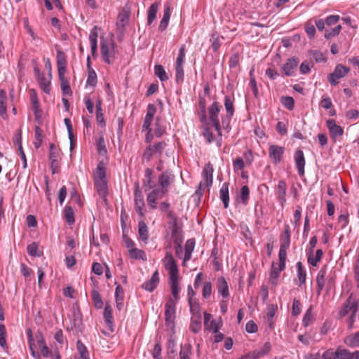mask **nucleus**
Instances as JSON below:
<instances>
[{
    "instance_id": "nucleus-55",
    "label": "nucleus",
    "mask_w": 359,
    "mask_h": 359,
    "mask_svg": "<svg viewBox=\"0 0 359 359\" xmlns=\"http://www.w3.org/2000/svg\"><path fill=\"white\" fill-rule=\"evenodd\" d=\"M282 104L289 110H292L294 107V101L292 97L285 96L281 97Z\"/></svg>"
},
{
    "instance_id": "nucleus-30",
    "label": "nucleus",
    "mask_w": 359,
    "mask_h": 359,
    "mask_svg": "<svg viewBox=\"0 0 359 359\" xmlns=\"http://www.w3.org/2000/svg\"><path fill=\"white\" fill-rule=\"evenodd\" d=\"M283 270H280V264L276 267V264L273 263L271 270L269 275L270 282L273 285H276L280 276V273Z\"/></svg>"
},
{
    "instance_id": "nucleus-51",
    "label": "nucleus",
    "mask_w": 359,
    "mask_h": 359,
    "mask_svg": "<svg viewBox=\"0 0 359 359\" xmlns=\"http://www.w3.org/2000/svg\"><path fill=\"white\" fill-rule=\"evenodd\" d=\"M323 250L321 249H318L316 252L315 257H312L311 255L308 257V262L313 266H317L318 262H319L323 256Z\"/></svg>"
},
{
    "instance_id": "nucleus-1",
    "label": "nucleus",
    "mask_w": 359,
    "mask_h": 359,
    "mask_svg": "<svg viewBox=\"0 0 359 359\" xmlns=\"http://www.w3.org/2000/svg\"><path fill=\"white\" fill-rule=\"evenodd\" d=\"M358 306V302L355 299H353L352 295H350L349 297L346 299V302L344 304L342 309L340 311V316L344 317L346 316L349 312L351 313V315L348 319V327L352 328L353 322L355 320V317L356 316L357 310Z\"/></svg>"
},
{
    "instance_id": "nucleus-60",
    "label": "nucleus",
    "mask_w": 359,
    "mask_h": 359,
    "mask_svg": "<svg viewBox=\"0 0 359 359\" xmlns=\"http://www.w3.org/2000/svg\"><path fill=\"white\" fill-rule=\"evenodd\" d=\"M250 195V189L247 185H244L241 187V200L244 205L248 203Z\"/></svg>"
},
{
    "instance_id": "nucleus-48",
    "label": "nucleus",
    "mask_w": 359,
    "mask_h": 359,
    "mask_svg": "<svg viewBox=\"0 0 359 359\" xmlns=\"http://www.w3.org/2000/svg\"><path fill=\"white\" fill-rule=\"evenodd\" d=\"M175 79L176 82L180 83L184 81V69L183 65L175 63Z\"/></svg>"
},
{
    "instance_id": "nucleus-20",
    "label": "nucleus",
    "mask_w": 359,
    "mask_h": 359,
    "mask_svg": "<svg viewBox=\"0 0 359 359\" xmlns=\"http://www.w3.org/2000/svg\"><path fill=\"white\" fill-rule=\"evenodd\" d=\"M26 333L27 335L29 348L30 349L32 355L34 358V359H40L41 355L37 351H36V347L34 344V339L32 330L30 328L27 329Z\"/></svg>"
},
{
    "instance_id": "nucleus-45",
    "label": "nucleus",
    "mask_w": 359,
    "mask_h": 359,
    "mask_svg": "<svg viewBox=\"0 0 359 359\" xmlns=\"http://www.w3.org/2000/svg\"><path fill=\"white\" fill-rule=\"evenodd\" d=\"M129 255L130 257L133 259L142 260H144L146 259L144 252L142 250L135 248L129 250Z\"/></svg>"
},
{
    "instance_id": "nucleus-10",
    "label": "nucleus",
    "mask_w": 359,
    "mask_h": 359,
    "mask_svg": "<svg viewBox=\"0 0 359 359\" xmlns=\"http://www.w3.org/2000/svg\"><path fill=\"white\" fill-rule=\"evenodd\" d=\"M285 149L283 147L272 144L269 148V156L274 164L279 163L283 158Z\"/></svg>"
},
{
    "instance_id": "nucleus-16",
    "label": "nucleus",
    "mask_w": 359,
    "mask_h": 359,
    "mask_svg": "<svg viewBox=\"0 0 359 359\" xmlns=\"http://www.w3.org/2000/svg\"><path fill=\"white\" fill-rule=\"evenodd\" d=\"M159 274L158 271L156 270L153 273L151 278L142 285V288L147 291L152 292L156 289V287L159 283Z\"/></svg>"
},
{
    "instance_id": "nucleus-4",
    "label": "nucleus",
    "mask_w": 359,
    "mask_h": 359,
    "mask_svg": "<svg viewBox=\"0 0 359 359\" xmlns=\"http://www.w3.org/2000/svg\"><path fill=\"white\" fill-rule=\"evenodd\" d=\"M222 107L219 102H214L208 109L209 120L219 135H222V125H221L219 119V114Z\"/></svg>"
},
{
    "instance_id": "nucleus-31",
    "label": "nucleus",
    "mask_w": 359,
    "mask_h": 359,
    "mask_svg": "<svg viewBox=\"0 0 359 359\" xmlns=\"http://www.w3.org/2000/svg\"><path fill=\"white\" fill-rule=\"evenodd\" d=\"M138 233L142 241L147 242L149 238V231L146 223L144 221H140L138 223Z\"/></svg>"
},
{
    "instance_id": "nucleus-54",
    "label": "nucleus",
    "mask_w": 359,
    "mask_h": 359,
    "mask_svg": "<svg viewBox=\"0 0 359 359\" xmlns=\"http://www.w3.org/2000/svg\"><path fill=\"white\" fill-rule=\"evenodd\" d=\"M97 83V74L94 69H90L88 71V79L86 84L92 87L95 86Z\"/></svg>"
},
{
    "instance_id": "nucleus-18",
    "label": "nucleus",
    "mask_w": 359,
    "mask_h": 359,
    "mask_svg": "<svg viewBox=\"0 0 359 359\" xmlns=\"http://www.w3.org/2000/svg\"><path fill=\"white\" fill-rule=\"evenodd\" d=\"M327 266H323L319 271L316 277L317 290L316 292L318 295H320L325 286V277L327 273Z\"/></svg>"
},
{
    "instance_id": "nucleus-32",
    "label": "nucleus",
    "mask_w": 359,
    "mask_h": 359,
    "mask_svg": "<svg viewBox=\"0 0 359 359\" xmlns=\"http://www.w3.org/2000/svg\"><path fill=\"white\" fill-rule=\"evenodd\" d=\"M344 343L349 347H359V331L354 334L347 336L344 339Z\"/></svg>"
},
{
    "instance_id": "nucleus-58",
    "label": "nucleus",
    "mask_w": 359,
    "mask_h": 359,
    "mask_svg": "<svg viewBox=\"0 0 359 359\" xmlns=\"http://www.w3.org/2000/svg\"><path fill=\"white\" fill-rule=\"evenodd\" d=\"M27 251L32 257H40L41 255L38 252V244L35 242L27 245Z\"/></svg>"
},
{
    "instance_id": "nucleus-34",
    "label": "nucleus",
    "mask_w": 359,
    "mask_h": 359,
    "mask_svg": "<svg viewBox=\"0 0 359 359\" xmlns=\"http://www.w3.org/2000/svg\"><path fill=\"white\" fill-rule=\"evenodd\" d=\"M280 246L289 248L290 245V228L288 224L285 225L284 232L280 238Z\"/></svg>"
},
{
    "instance_id": "nucleus-39",
    "label": "nucleus",
    "mask_w": 359,
    "mask_h": 359,
    "mask_svg": "<svg viewBox=\"0 0 359 359\" xmlns=\"http://www.w3.org/2000/svg\"><path fill=\"white\" fill-rule=\"evenodd\" d=\"M190 311L194 317H201V307L198 302L196 299L189 301Z\"/></svg>"
},
{
    "instance_id": "nucleus-15",
    "label": "nucleus",
    "mask_w": 359,
    "mask_h": 359,
    "mask_svg": "<svg viewBox=\"0 0 359 359\" xmlns=\"http://www.w3.org/2000/svg\"><path fill=\"white\" fill-rule=\"evenodd\" d=\"M299 63L297 58H289L286 63L282 67V70L286 76H290L293 74L294 70L297 69Z\"/></svg>"
},
{
    "instance_id": "nucleus-47",
    "label": "nucleus",
    "mask_w": 359,
    "mask_h": 359,
    "mask_svg": "<svg viewBox=\"0 0 359 359\" xmlns=\"http://www.w3.org/2000/svg\"><path fill=\"white\" fill-rule=\"evenodd\" d=\"M92 299L94 303V306L97 309H102L103 306V302L100 296V292L96 290H93L92 291Z\"/></svg>"
},
{
    "instance_id": "nucleus-25",
    "label": "nucleus",
    "mask_w": 359,
    "mask_h": 359,
    "mask_svg": "<svg viewBox=\"0 0 359 359\" xmlns=\"http://www.w3.org/2000/svg\"><path fill=\"white\" fill-rule=\"evenodd\" d=\"M170 18V6H167L164 9L163 18L161 19L159 26H158L159 31L163 32L166 29V28L168 25Z\"/></svg>"
},
{
    "instance_id": "nucleus-17",
    "label": "nucleus",
    "mask_w": 359,
    "mask_h": 359,
    "mask_svg": "<svg viewBox=\"0 0 359 359\" xmlns=\"http://www.w3.org/2000/svg\"><path fill=\"white\" fill-rule=\"evenodd\" d=\"M335 355L337 359H359V351L351 353L341 347L337 348Z\"/></svg>"
},
{
    "instance_id": "nucleus-14",
    "label": "nucleus",
    "mask_w": 359,
    "mask_h": 359,
    "mask_svg": "<svg viewBox=\"0 0 359 359\" xmlns=\"http://www.w3.org/2000/svg\"><path fill=\"white\" fill-rule=\"evenodd\" d=\"M56 60L58 76H63L66 72L67 60L65 53L60 49L57 50Z\"/></svg>"
},
{
    "instance_id": "nucleus-21",
    "label": "nucleus",
    "mask_w": 359,
    "mask_h": 359,
    "mask_svg": "<svg viewBox=\"0 0 359 359\" xmlns=\"http://www.w3.org/2000/svg\"><path fill=\"white\" fill-rule=\"evenodd\" d=\"M217 288L218 292L223 298H226L229 295V286L224 277L222 276L217 279Z\"/></svg>"
},
{
    "instance_id": "nucleus-5",
    "label": "nucleus",
    "mask_w": 359,
    "mask_h": 359,
    "mask_svg": "<svg viewBox=\"0 0 359 359\" xmlns=\"http://www.w3.org/2000/svg\"><path fill=\"white\" fill-rule=\"evenodd\" d=\"M176 303L172 299H169L165 304V319L166 324L170 326L171 328L174 327V321L175 318V310H176Z\"/></svg>"
},
{
    "instance_id": "nucleus-61",
    "label": "nucleus",
    "mask_w": 359,
    "mask_h": 359,
    "mask_svg": "<svg viewBox=\"0 0 359 359\" xmlns=\"http://www.w3.org/2000/svg\"><path fill=\"white\" fill-rule=\"evenodd\" d=\"M341 29V26L340 25H337L331 31L326 29L325 33V38L327 39H330L334 36H337L340 33Z\"/></svg>"
},
{
    "instance_id": "nucleus-24",
    "label": "nucleus",
    "mask_w": 359,
    "mask_h": 359,
    "mask_svg": "<svg viewBox=\"0 0 359 359\" xmlns=\"http://www.w3.org/2000/svg\"><path fill=\"white\" fill-rule=\"evenodd\" d=\"M195 241L193 238L187 241L185 244V252L183 260V265H185L186 262L189 261L191 258V253L194 250Z\"/></svg>"
},
{
    "instance_id": "nucleus-38",
    "label": "nucleus",
    "mask_w": 359,
    "mask_h": 359,
    "mask_svg": "<svg viewBox=\"0 0 359 359\" xmlns=\"http://www.w3.org/2000/svg\"><path fill=\"white\" fill-rule=\"evenodd\" d=\"M289 248L280 246L278 252L280 270H284L285 268V261L287 257V250Z\"/></svg>"
},
{
    "instance_id": "nucleus-33",
    "label": "nucleus",
    "mask_w": 359,
    "mask_h": 359,
    "mask_svg": "<svg viewBox=\"0 0 359 359\" xmlns=\"http://www.w3.org/2000/svg\"><path fill=\"white\" fill-rule=\"evenodd\" d=\"M106 180V168L103 162H100L94 174V181Z\"/></svg>"
},
{
    "instance_id": "nucleus-29",
    "label": "nucleus",
    "mask_w": 359,
    "mask_h": 359,
    "mask_svg": "<svg viewBox=\"0 0 359 359\" xmlns=\"http://www.w3.org/2000/svg\"><path fill=\"white\" fill-rule=\"evenodd\" d=\"M271 346L269 342H266L260 349L255 350L252 352L253 359L261 358L270 352Z\"/></svg>"
},
{
    "instance_id": "nucleus-62",
    "label": "nucleus",
    "mask_w": 359,
    "mask_h": 359,
    "mask_svg": "<svg viewBox=\"0 0 359 359\" xmlns=\"http://www.w3.org/2000/svg\"><path fill=\"white\" fill-rule=\"evenodd\" d=\"M185 52H186V47L185 45L183 44L181 46L179 53L176 59V64H180L184 65L185 62Z\"/></svg>"
},
{
    "instance_id": "nucleus-13",
    "label": "nucleus",
    "mask_w": 359,
    "mask_h": 359,
    "mask_svg": "<svg viewBox=\"0 0 359 359\" xmlns=\"http://www.w3.org/2000/svg\"><path fill=\"white\" fill-rule=\"evenodd\" d=\"M294 158L298 174L299 176H304L305 172L304 166L306 163L304 152L300 149L297 150L294 153Z\"/></svg>"
},
{
    "instance_id": "nucleus-19",
    "label": "nucleus",
    "mask_w": 359,
    "mask_h": 359,
    "mask_svg": "<svg viewBox=\"0 0 359 359\" xmlns=\"http://www.w3.org/2000/svg\"><path fill=\"white\" fill-rule=\"evenodd\" d=\"M286 182L284 180H280L277 186L276 194L278 201L282 206H283L286 202Z\"/></svg>"
},
{
    "instance_id": "nucleus-23",
    "label": "nucleus",
    "mask_w": 359,
    "mask_h": 359,
    "mask_svg": "<svg viewBox=\"0 0 359 359\" xmlns=\"http://www.w3.org/2000/svg\"><path fill=\"white\" fill-rule=\"evenodd\" d=\"M95 186L99 196L104 198L108 194V187L106 180H95Z\"/></svg>"
},
{
    "instance_id": "nucleus-3",
    "label": "nucleus",
    "mask_w": 359,
    "mask_h": 359,
    "mask_svg": "<svg viewBox=\"0 0 359 359\" xmlns=\"http://www.w3.org/2000/svg\"><path fill=\"white\" fill-rule=\"evenodd\" d=\"M100 50L103 60L108 65L111 64V58H114L116 53V44L113 40L107 41L102 38Z\"/></svg>"
},
{
    "instance_id": "nucleus-43",
    "label": "nucleus",
    "mask_w": 359,
    "mask_h": 359,
    "mask_svg": "<svg viewBox=\"0 0 359 359\" xmlns=\"http://www.w3.org/2000/svg\"><path fill=\"white\" fill-rule=\"evenodd\" d=\"M191 346L189 344L181 346L180 352V359H191Z\"/></svg>"
},
{
    "instance_id": "nucleus-8",
    "label": "nucleus",
    "mask_w": 359,
    "mask_h": 359,
    "mask_svg": "<svg viewBox=\"0 0 359 359\" xmlns=\"http://www.w3.org/2000/svg\"><path fill=\"white\" fill-rule=\"evenodd\" d=\"M163 264L165 268L169 271L170 278L177 277L178 276L177 266L171 253L166 252Z\"/></svg>"
},
{
    "instance_id": "nucleus-35",
    "label": "nucleus",
    "mask_w": 359,
    "mask_h": 359,
    "mask_svg": "<svg viewBox=\"0 0 359 359\" xmlns=\"http://www.w3.org/2000/svg\"><path fill=\"white\" fill-rule=\"evenodd\" d=\"M297 277L299 281V285L302 286L306 283V272L304 269L302 263L301 262H298L297 263Z\"/></svg>"
},
{
    "instance_id": "nucleus-22",
    "label": "nucleus",
    "mask_w": 359,
    "mask_h": 359,
    "mask_svg": "<svg viewBox=\"0 0 359 359\" xmlns=\"http://www.w3.org/2000/svg\"><path fill=\"white\" fill-rule=\"evenodd\" d=\"M229 185L228 182H224L220 190H219V198L222 200L224 208H227L229 207Z\"/></svg>"
},
{
    "instance_id": "nucleus-44",
    "label": "nucleus",
    "mask_w": 359,
    "mask_h": 359,
    "mask_svg": "<svg viewBox=\"0 0 359 359\" xmlns=\"http://www.w3.org/2000/svg\"><path fill=\"white\" fill-rule=\"evenodd\" d=\"M59 79L61 81V89L63 94L67 95H71L72 94V92L69 84L68 80L65 78V75H63V76H59Z\"/></svg>"
},
{
    "instance_id": "nucleus-50",
    "label": "nucleus",
    "mask_w": 359,
    "mask_h": 359,
    "mask_svg": "<svg viewBox=\"0 0 359 359\" xmlns=\"http://www.w3.org/2000/svg\"><path fill=\"white\" fill-rule=\"evenodd\" d=\"M76 348L78 352L80 354V356L77 359H83V358H89L88 355V351L86 347L83 344L81 343L80 340H78L76 342Z\"/></svg>"
},
{
    "instance_id": "nucleus-6",
    "label": "nucleus",
    "mask_w": 359,
    "mask_h": 359,
    "mask_svg": "<svg viewBox=\"0 0 359 359\" xmlns=\"http://www.w3.org/2000/svg\"><path fill=\"white\" fill-rule=\"evenodd\" d=\"M350 71V69L341 64L336 66L334 72L328 76V81L330 84L336 86L339 83L337 79L344 77Z\"/></svg>"
},
{
    "instance_id": "nucleus-42",
    "label": "nucleus",
    "mask_w": 359,
    "mask_h": 359,
    "mask_svg": "<svg viewBox=\"0 0 359 359\" xmlns=\"http://www.w3.org/2000/svg\"><path fill=\"white\" fill-rule=\"evenodd\" d=\"M64 216L67 222L71 225L74 223V212L71 206H66L64 209Z\"/></svg>"
},
{
    "instance_id": "nucleus-37",
    "label": "nucleus",
    "mask_w": 359,
    "mask_h": 359,
    "mask_svg": "<svg viewBox=\"0 0 359 359\" xmlns=\"http://www.w3.org/2000/svg\"><path fill=\"white\" fill-rule=\"evenodd\" d=\"M158 5L157 3L152 4L148 10L147 22L151 25L156 19Z\"/></svg>"
},
{
    "instance_id": "nucleus-63",
    "label": "nucleus",
    "mask_w": 359,
    "mask_h": 359,
    "mask_svg": "<svg viewBox=\"0 0 359 359\" xmlns=\"http://www.w3.org/2000/svg\"><path fill=\"white\" fill-rule=\"evenodd\" d=\"M210 41L213 50L217 52L220 47L219 37L217 33L212 34Z\"/></svg>"
},
{
    "instance_id": "nucleus-56",
    "label": "nucleus",
    "mask_w": 359,
    "mask_h": 359,
    "mask_svg": "<svg viewBox=\"0 0 359 359\" xmlns=\"http://www.w3.org/2000/svg\"><path fill=\"white\" fill-rule=\"evenodd\" d=\"M209 123L207 121V124H203V136L207 140L208 143H210L213 141L214 136L213 134L208 126Z\"/></svg>"
},
{
    "instance_id": "nucleus-64",
    "label": "nucleus",
    "mask_w": 359,
    "mask_h": 359,
    "mask_svg": "<svg viewBox=\"0 0 359 359\" xmlns=\"http://www.w3.org/2000/svg\"><path fill=\"white\" fill-rule=\"evenodd\" d=\"M212 292V284L210 282H205L203 285L202 295L204 299H209Z\"/></svg>"
},
{
    "instance_id": "nucleus-40",
    "label": "nucleus",
    "mask_w": 359,
    "mask_h": 359,
    "mask_svg": "<svg viewBox=\"0 0 359 359\" xmlns=\"http://www.w3.org/2000/svg\"><path fill=\"white\" fill-rule=\"evenodd\" d=\"M0 346L4 351H7L8 349V346L6 343V330L4 324H0Z\"/></svg>"
},
{
    "instance_id": "nucleus-57",
    "label": "nucleus",
    "mask_w": 359,
    "mask_h": 359,
    "mask_svg": "<svg viewBox=\"0 0 359 359\" xmlns=\"http://www.w3.org/2000/svg\"><path fill=\"white\" fill-rule=\"evenodd\" d=\"M34 132L36 139V141L34 142V147L36 149H38L41 147L42 144V130L39 126H35Z\"/></svg>"
},
{
    "instance_id": "nucleus-49",
    "label": "nucleus",
    "mask_w": 359,
    "mask_h": 359,
    "mask_svg": "<svg viewBox=\"0 0 359 359\" xmlns=\"http://www.w3.org/2000/svg\"><path fill=\"white\" fill-rule=\"evenodd\" d=\"M153 170L151 168H146L144 170V176L145 179L143 180V185L149 189H151L153 186L151 185V177H152Z\"/></svg>"
},
{
    "instance_id": "nucleus-2",
    "label": "nucleus",
    "mask_w": 359,
    "mask_h": 359,
    "mask_svg": "<svg viewBox=\"0 0 359 359\" xmlns=\"http://www.w3.org/2000/svg\"><path fill=\"white\" fill-rule=\"evenodd\" d=\"M224 107L226 114L222 116V128L229 130L230 129V121L234 114V97L226 95L224 97Z\"/></svg>"
},
{
    "instance_id": "nucleus-53",
    "label": "nucleus",
    "mask_w": 359,
    "mask_h": 359,
    "mask_svg": "<svg viewBox=\"0 0 359 359\" xmlns=\"http://www.w3.org/2000/svg\"><path fill=\"white\" fill-rule=\"evenodd\" d=\"M199 106L201 110V116L200 118V121L202 124H207V116H206V109H205V102L204 98H200L199 100Z\"/></svg>"
},
{
    "instance_id": "nucleus-41",
    "label": "nucleus",
    "mask_w": 359,
    "mask_h": 359,
    "mask_svg": "<svg viewBox=\"0 0 359 359\" xmlns=\"http://www.w3.org/2000/svg\"><path fill=\"white\" fill-rule=\"evenodd\" d=\"M154 73L161 81H165L168 79V76L164 69V67L161 65H155Z\"/></svg>"
},
{
    "instance_id": "nucleus-36",
    "label": "nucleus",
    "mask_w": 359,
    "mask_h": 359,
    "mask_svg": "<svg viewBox=\"0 0 359 359\" xmlns=\"http://www.w3.org/2000/svg\"><path fill=\"white\" fill-rule=\"evenodd\" d=\"M38 79V82L41 88V89L43 90V91L47 94H48L50 93V80L47 79L46 77H45V75L44 74H40L39 76L37 78Z\"/></svg>"
},
{
    "instance_id": "nucleus-52",
    "label": "nucleus",
    "mask_w": 359,
    "mask_h": 359,
    "mask_svg": "<svg viewBox=\"0 0 359 359\" xmlns=\"http://www.w3.org/2000/svg\"><path fill=\"white\" fill-rule=\"evenodd\" d=\"M165 131V128L161 124L158 117L156 118L154 134L157 137H161Z\"/></svg>"
},
{
    "instance_id": "nucleus-59",
    "label": "nucleus",
    "mask_w": 359,
    "mask_h": 359,
    "mask_svg": "<svg viewBox=\"0 0 359 359\" xmlns=\"http://www.w3.org/2000/svg\"><path fill=\"white\" fill-rule=\"evenodd\" d=\"M276 310H277V306H274L273 304L270 305L267 308L266 316H267V318H268V323H269V326L271 327H272V325H273L272 319H273V318L275 316Z\"/></svg>"
},
{
    "instance_id": "nucleus-9",
    "label": "nucleus",
    "mask_w": 359,
    "mask_h": 359,
    "mask_svg": "<svg viewBox=\"0 0 359 359\" xmlns=\"http://www.w3.org/2000/svg\"><path fill=\"white\" fill-rule=\"evenodd\" d=\"M327 127L329 130L331 138L334 142H336L339 137H341L344 134L343 128L336 123L334 119H328L326 121Z\"/></svg>"
},
{
    "instance_id": "nucleus-28",
    "label": "nucleus",
    "mask_w": 359,
    "mask_h": 359,
    "mask_svg": "<svg viewBox=\"0 0 359 359\" xmlns=\"http://www.w3.org/2000/svg\"><path fill=\"white\" fill-rule=\"evenodd\" d=\"M178 277H172L170 278V289L172 294L175 299V302H176L180 297H179V292H180V287H179V282L177 280Z\"/></svg>"
},
{
    "instance_id": "nucleus-7",
    "label": "nucleus",
    "mask_w": 359,
    "mask_h": 359,
    "mask_svg": "<svg viewBox=\"0 0 359 359\" xmlns=\"http://www.w3.org/2000/svg\"><path fill=\"white\" fill-rule=\"evenodd\" d=\"M135 208L136 212L139 214L140 217L144 216V196L142 191L140 189L139 183L137 182L135 184Z\"/></svg>"
},
{
    "instance_id": "nucleus-46",
    "label": "nucleus",
    "mask_w": 359,
    "mask_h": 359,
    "mask_svg": "<svg viewBox=\"0 0 359 359\" xmlns=\"http://www.w3.org/2000/svg\"><path fill=\"white\" fill-rule=\"evenodd\" d=\"M201 317H193L190 324V330L194 332L198 333L201 330Z\"/></svg>"
},
{
    "instance_id": "nucleus-11",
    "label": "nucleus",
    "mask_w": 359,
    "mask_h": 359,
    "mask_svg": "<svg viewBox=\"0 0 359 359\" xmlns=\"http://www.w3.org/2000/svg\"><path fill=\"white\" fill-rule=\"evenodd\" d=\"M175 175L172 171L167 170L158 176V182L161 187L168 190L169 187L174 182Z\"/></svg>"
},
{
    "instance_id": "nucleus-12",
    "label": "nucleus",
    "mask_w": 359,
    "mask_h": 359,
    "mask_svg": "<svg viewBox=\"0 0 359 359\" xmlns=\"http://www.w3.org/2000/svg\"><path fill=\"white\" fill-rule=\"evenodd\" d=\"M203 182H201L199 187L206 186L210 187L212 185L213 167L210 163H207L203 170Z\"/></svg>"
},
{
    "instance_id": "nucleus-26",
    "label": "nucleus",
    "mask_w": 359,
    "mask_h": 359,
    "mask_svg": "<svg viewBox=\"0 0 359 359\" xmlns=\"http://www.w3.org/2000/svg\"><path fill=\"white\" fill-rule=\"evenodd\" d=\"M104 318L105 320L106 324L109 327L110 330L112 332L113 329V317H112V309L111 306L108 304L105 305L104 310Z\"/></svg>"
},
{
    "instance_id": "nucleus-27",
    "label": "nucleus",
    "mask_w": 359,
    "mask_h": 359,
    "mask_svg": "<svg viewBox=\"0 0 359 359\" xmlns=\"http://www.w3.org/2000/svg\"><path fill=\"white\" fill-rule=\"evenodd\" d=\"M6 100L7 95L4 90H0V116L5 119L6 118Z\"/></svg>"
}]
</instances>
